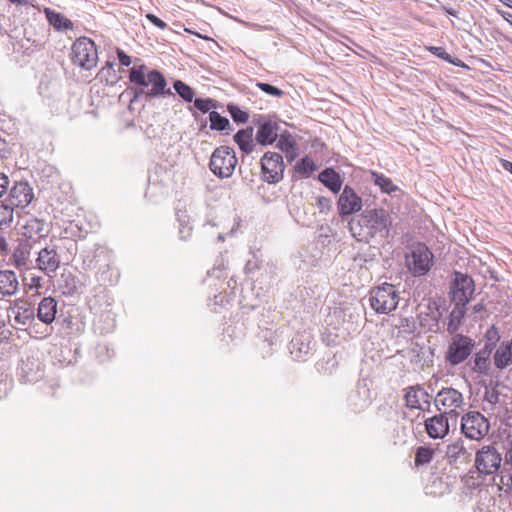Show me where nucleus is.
<instances>
[{
  "mask_svg": "<svg viewBox=\"0 0 512 512\" xmlns=\"http://www.w3.org/2000/svg\"><path fill=\"white\" fill-rule=\"evenodd\" d=\"M391 224L389 213L385 209L375 208L364 211L357 219H352L349 222V228L352 235L359 241L368 242L376 236L387 238Z\"/></svg>",
  "mask_w": 512,
  "mask_h": 512,
  "instance_id": "1",
  "label": "nucleus"
},
{
  "mask_svg": "<svg viewBox=\"0 0 512 512\" xmlns=\"http://www.w3.org/2000/svg\"><path fill=\"white\" fill-rule=\"evenodd\" d=\"M146 70L145 65L132 67L129 72V80L138 86L147 88L148 96L154 97L170 93L169 89L166 90V80L159 71L153 70L146 73Z\"/></svg>",
  "mask_w": 512,
  "mask_h": 512,
  "instance_id": "2",
  "label": "nucleus"
},
{
  "mask_svg": "<svg viewBox=\"0 0 512 512\" xmlns=\"http://www.w3.org/2000/svg\"><path fill=\"white\" fill-rule=\"evenodd\" d=\"M400 300L399 291L390 283H383L370 291L369 303L379 314H389L396 309Z\"/></svg>",
  "mask_w": 512,
  "mask_h": 512,
  "instance_id": "3",
  "label": "nucleus"
},
{
  "mask_svg": "<svg viewBox=\"0 0 512 512\" xmlns=\"http://www.w3.org/2000/svg\"><path fill=\"white\" fill-rule=\"evenodd\" d=\"M71 62L84 70H91L98 62V51L94 41L88 37L77 38L71 47Z\"/></svg>",
  "mask_w": 512,
  "mask_h": 512,
  "instance_id": "4",
  "label": "nucleus"
},
{
  "mask_svg": "<svg viewBox=\"0 0 512 512\" xmlns=\"http://www.w3.org/2000/svg\"><path fill=\"white\" fill-rule=\"evenodd\" d=\"M237 163L238 159L233 148L223 145L213 151L209 161V168L215 176L224 179L233 175Z\"/></svg>",
  "mask_w": 512,
  "mask_h": 512,
  "instance_id": "5",
  "label": "nucleus"
},
{
  "mask_svg": "<svg viewBox=\"0 0 512 512\" xmlns=\"http://www.w3.org/2000/svg\"><path fill=\"white\" fill-rule=\"evenodd\" d=\"M433 253L423 243H417L412 246L409 253L406 254L405 263L408 271L414 277L426 275L433 265Z\"/></svg>",
  "mask_w": 512,
  "mask_h": 512,
  "instance_id": "6",
  "label": "nucleus"
},
{
  "mask_svg": "<svg viewBox=\"0 0 512 512\" xmlns=\"http://www.w3.org/2000/svg\"><path fill=\"white\" fill-rule=\"evenodd\" d=\"M475 347V341L469 336L455 334L448 344L445 359L452 365L457 366L469 358Z\"/></svg>",
  "mask_w": 512,
  "mask_h": 512,
  "instance_id": "7",
  "label": "nucleus"
},
{
  "mask_svg": "<svg viewBox=\"0 0 512 512\" xmlns=\"http://www.w3.org/2000/svg\"><path fill=\"white\" fill-rule=\"evenodd\" d=\"M434 405L438 411L448 415H458V410H464L465 400L463 394L455 388L443 387L434 398Z\"/></svg>",
  "mask_w": 512,
  "mask_h": 512,
  "instance_id": "8",
  "label": "nucleus"
},
{
  "mask_svg": "<svg viewBox=\"0 0 512 512\" xmlns=\"http://www.w3.org/2000/svg\"><path fill=\"white\" fill-rule=\"evenodd\" d=\"M488 420L477 411H471L462 416L461 432L466 438L479 441L489 432Z\"/></svg>",
  "mask_w": 512,
  "mask_h": 512,
  "instance_id": "9",
  "label": "nucleus"
},
{
  "mask_svg": "<svg viewBox=\"0 0 512 512\" xmlns=\"http://www.w3.org/2000/svg\"><path fill=\"white\" fill-rule=\"evenodd\" d=\"M474 291V280L470 276L459 271L453 273L451 299L454 304L467 305Z\"/></svg>",
  "mask_w": 512,
  "mask_h": 512,
  "instance_id": "10",
  "label": "nucleus"
},
{
  "mask_svg": "<svg viewBox=\"0 0 512 512\" xmlns=\"http://www.w3.org/2000/svg\"><path fill=\"white\" fill-rule=\"evenodd\" d=\"M502 455L491 445L483 446L475 456V466L479 473L491 475L498 471L501 466Z\"/></svg>",
  "mask_w": 512,
  "mask_h": 512,
  "instance_id": "11",
  "label": "nucleus"
},
{
  "mask_svg": "<svg viewBox=\"0 0 512 512\" xmlns=\"http://www.w3.org/2000/svg\"><path fill=\"white\" fill-rule=\"evenodd\" d=\"M262 177L268 183H278L283 178L284 163L280 154L266 152L261 159Z\"/></svg>",
  "mask_w": 512,
  "mask_h": 512,
  "instance_id": "12",
  "label": "nucleus"
},
{
  "mask_svg": "<svg viewBox=\"0 0 512 512\" xmlns=\"http://www.w3.org/2000/svg\"><path fill=\"white\" fill-rule=\"evenodd\" d=\"M404 391L405 406L408 409L430 410V394L423 386L419 384L408 386Z\"/></svg>",
  "mask_w": 512,
  "mask_h": 512,
  "instance_id": "13",
  "label": "nucleus"
},
{
  "mask_svg": "<svg viewBox=\"0 0 512 512\" xmlns=\"http://www.w3.org/2000/svg\"><path fill=\"white\" fill-rule=\"evenodd\" d=\"M17 370L23 383L37 382L44 375L42 363L33 356H27L25 359H22Z\"/></svg>",
  "mask_w": 512,
  "mask_h": 512,
  "instance_id": "14",
  "label": "nucleus"
},
{
  "mask_svg": "<svg viewBox=\"0 0 512 512\" xmlns=\"http://www.w3.org/2000/svg\"><path fill=\"white\" fill-rule=\"evenodd\" d=\"M60 266V256L55 247L41 249L36 258V267L47 276H51Z\"/></svg>",
  "mask_w": 512,
  "mask_h": 512,
  "instance_id": "15",
  "label": "nucleus"
},
{
  "mask_svg": "<svg viewBox=\"0 0 512 512\" xmlns=\"http://www.w3.org/2000/svg\"><path fill=\"white\" fill-rule=\"evenodd\" d=\"M427 435L432 439H443L449 433L448 413H439L424 422Z\"/></svg>",
  "mask_w": 512,
  "mask_h": 512,
  "instance_id": "16",
  "label": "nucleus"
},
{
  "mask_svg": "<svg viewBox=\"0 0 512 512\" xmlns=\"http://www.w3.org/2000/svg\"><path fill=\"white\" fill-rule=\"evenodd\" d=\"M314 343L309 333H299L290 342V353L297 361H302L311 353Z\"/></svg>",
  "mask_w": 512,
  "mask_h": 512,
  "instance_id": "17",
  "label": "nucleus"
},
{
  "mask_svg": "<svg viewBox=\"0 0 512 512\" xmlns=\"http://www.w3.org/2000/svg\"><path fill=\"white\" fill-rule=\"evenodd\" d=\"M83 263L88 269L101 270L102 268H108L110 265V252L106 247L96 245L94 249L85 256Z\"/></svg>",
  "mask_w": 512,
  "mask_h": 512,
  "instance_id": "18",
  "label": "nucleus"
},
{
  "mask_svg": "<svg viewBox=\"0 0 512 512\" xmlns=\"http://www.w3.org/2000/svg\"><path fill=\"white\" fill-rule=\"evenodd\" d=\"M11 313L14 322L19 325L31 324L36 316L34 306L23 299L15 301L14 306L11 308Z\"/></svg>",
  "mask_w": 512,
  "mask_h": 512,
  "instance_id": "19",
  "label": "nucleus"
},
{
  "mask_svg": "<svg viewBox=\"0 0 512 512\" xmlns=\"http://www.w3.org/2000/svg\"><path fill=\"white\" fill-rule=\"evenodd\" d=\"M58 303L53 297H44L35 309L36 316L39 321L46 325H50L56 318Z\"/></svg>",
  "mask_w": 512,
  "mask_h": 512,
  "instance_id": "20",
  "label": "nucleus"
},
{
  "mask_svg": "<svg viewBox=\"0 0 512 512\" xmlns=\"http://www.w3.org/2000/svg\"><path fill=\"white\" fill-rule=\"evenodd\" d=\"M446 457L450 464H463L470 461L471 452L465 447L464 441L458 439L447 445Z\"/></svg>",
  "mask_w": 512,
  "mask_h": 512,
  "instance_id": "21",
  "label": "nucleus"
},
{
  "mask_svg": "<svg viewBox=\"0 0 512 512\" xmlns=\"http://www.w3.org/2000/svg\"><path fill=\"white\" fill-rule=\"evenodd\" d=\"M493 362L499 370H503L512 364V339L500 343L493 355Z\"/></svg>",
  "mask_w": 512,
  "mask_h": 512,
  "instance_id": "22",
  "label": "nucleus"
},
{
  "mask_svg": "<svg viewBox=\"0 0 512 512\" xmlns=\"http://www.w3.org/2000/svg\"><path fill=\"white\" fill-rule=\"evenodd\" d=\"M19 289V281L12 270H0V294L2 297L15 295Z\"/></svg>",
  "mask_w": 512,
  "mask_h": 512,
  "instance_id": "23",
  "label": "nucleus"
},
{
  "mask_svg": "<svg viewBox=\"0 0 512 512\" xmlns=\"http://www.w3.org/2000/svg\"><path fill=\"white\" fill-rule=\"evenodd\" d=\"M348 405L354 412H360L364 410L370 403L369 401V389L360 384L357 386L355 391H352L348 397Z\"/></svg>",
  "mask_w": 512,
  "mask_h": 512,
  "instance_id": "24",
  "label": "nucleus"
},
{
  "mask_svg": "<svg viewBox=\"0 0 512 512\" xmlns=\"http://www.w3.org/2000/svg\"><path fill=\"white\" fill-rule=\"evenodd\" d=\"M361 207L362 200L358 194H340L338 199V209L342 216L357 212Z\"/></svg>",
  "mask_w": 512,
  "mask_h": 512,
  "instance_id": "25",
  "label": "nucleus"
},
{
  "mask_svg": "<svg viewBox=\"0 0 512 512\" xmlns=\"http://www.w3.org/2000/svg\"><path fill=\"white\" fill-rule=\"evenodd\" d=\"M22 235L35 242L36 238L45 236V223L37 218H29L22 226Z\"/></svg>",
  "mask_w": 512,
  "mask_h": 512,
  "instance_id": "26",
  "label": "nucleus"
},
{
  "mask_svg": "<svg viewBox=\"0 0 512 512\" xmlns=\"http://www.w3.org/2000/svg\"><path fill=\"white\" fill-rule=\"evenodd\" d=\"M175 214L177 221L179 222L180 238L186 240L191 235L192 227L189 225L190 220L189 216L187 215L186 204L181 200H179L177 203Z\"/></svg>",
  "mask_w": 512,
  "mask_h": 512,
  "instance_id": "27",
  "label": "nucleus"
},
{
  "mask_svg": "<svg viewBox=\"0 0 512 512\" xmlns=\"http://www.w3.org/2000/svg\"><path fill=\"white\" fill-rule=\"evenodd\" d=\"M494 349L488 346H484L480 351H478L473 359V371L488 375L490 370V355Z\"/></svg>",
  "mask_w": 512,
  "mask_h": 512,
  "instance_id": "28",
  "label": "nucleus"
},
{
  "mask_svg": "<svg viewBox=\"0 0 512 512\" xmlns=\"http://www.w3.org/2000/svg\"><path fill=\"white\" fill-rule=\"evenodd\" d=\"M318 179L331 192H339L343 183L340 174L332 168L323 170L319 174Z\"/></svg>",
  "mask_w": 512,
  "mask_h": 512,
  "instance_id": "29",
  "label": "nucleus"
},
{
  "mask_svg": "<svg viewBox=\"0 0 512 512\" xmlns=\"http://www.w3.org/2000/svg\"><path fill=\"white\" fill-rule=\"evenodd\" d=\"M234 140L244 153L249 154L253 151L255 144L253 142V129L251 127L239 130L234 135Z\"/></svg>",
  "mask_w": 512,
  "mask_h": 512,
  "instance_id": "30",
  "label": "nucleus"
},
{
  "mask_svg": "<svg viewBox=\"0 0 512 512\" xmlns=\"http://www.w3.org/2000/svg\"><path fill=\"white\" fill-rule=\"evenodd\" d=\"M46 17L49 23L57 30H68L73 29V23L70 19L65 17L63 14L59 12H55L49 8L45 9Z\"/></svg>",
  "mask_w": 512,
  "mask_h": 512,
  "instance_id": "31",
  "label": "nucleus"
},
{
  "mask_svg": "<svg viewBox=\"0 0 512 512\" xmlns=\"http://www.w3.org/2000/svg\"><path fill=\"white\" fill-rule=\"evenodd\" d=\"M79 281L76 276L71 273H64L59 279V289L64 296H73L78 293Z\"/></svg>",
  "mask_w": 512,
  "mask_h": 512,
  "instance_id": "32",
  "label": "nucleus"
},
{
  "mask_svg": "<svg viewBox=\"0 0 512 512\" xmlns=\"http://www.w3.org/2000/svg\"><path fill=\"white\" fill-rule=\"evenodd\" d=\"M276 146L285 154L289 161L294 160L298 156L297 144L291 136L281 135Z\"/></svg>",
  "mask_w": 512,
  "mask_h": 512,
  "instance_id": "33",
  "label": "nucleus"
},
{
  "mask_svg": "<svg viewBox=\"0 0 512 512\" xmlns=\"http://www.w3.org/2000/svg\"><path fill=\"white\" fill-rule=\"evenodd\" d=\"M465 306L466 305L455 304L454 308L450 312L447 324V331L450 334L456 333L459 329L465 316Z\"/></svg>",
  "mask_w": 512,
  "mask_h": 512,
  "instance_id": "34",
  "label": "nucleus"
},
{
  "mask_svg": "<svg viewBox=\"0 0 512 512\" xmlns=\"http://www.w3.org/2000/svg\"><path fill=\"white\" fill-rule=\"evenodd\" d=\"M30 245L20 244L13 253V260L17 268H28L30 264L29 259Z\"/></svg>",
  "mask_w": 512,
  "mask_h": 512,
  "instance_id": "35",
  "label": "nucleus"
},
{
  "mask_svg": "<svg viewBox=\"0 0 512 512\" xmlns=\"http://www.w3.org/2000/svg\"><path fill=\"white\" fill-rule=\"evenodd\" d=\"M14 209L6 198L0 201V230L8 229L13 223Z\"/></svg>",
  "mask_w": 512,
  "mask_h": 512,
  "instance_id": "36",
  "label": "nucleus"
},
{
  "mask_svg": "<svg viewBox=\"0 0 512 512\" xmlns=\"http://www.w3.org/2000/svg\"><path fill=\"white\" fill-rule=\"evenodd\" d=\"M276 136L277 135L274 128L270 124L265 123L261 125L260 128L258 129L256 134V140L258 143L262 145H268L272 144L275 141Z\"/></svg>",
  "mask_w": 512,
  "mask_h": 512,
  "instance_id": "37",
  "label": "nucleus"
},
{
  "mask_svg": "<svg viewBox=\"0 0 512 512\" xmlns=\"http://www.w3.org/2000/svg\"><path fill=\"white\" fill-rule=\"evenodd\" d=\"M316 169L317 166L310 157L302 158L295 165V171L301 177H309Z\"/></svg>",
  "mask_w": 512,
  "mask_h": 512,
  "instance_id": "38",
  "label": "nucleus"
},
{
  "mask_svg": "<svg viewBox=\"0 0 512 512\" xmlns=\"http://www.w3.org/2000/svg\"><path fill=\"white\" fill-rule=\"evenodd\" d=\"M435 450L427 446H419L415 453V465L422 466L432 461Z\"/></svg>",
  "mask_w": 512,
  "mask_h": 512,
  "instance_id": "39",
  "label": "nucleus"
},
{
  "mask_svg": "<svg viewBox=\"0 0 512 512\" xmlns=\"http://www.w3.org/2000/svg\"><path fill=\"white\" fill-rule=\"evenodd\" d=\"M10 205L14 208H25L34 199V194H9L7 198Z\"/></svg>",
  "mask_w": 512,
  "mask_h": 512,
  "instance_id": "40",
  "label": "nucleus"
},
{
  "mask_svg": "<svg viewBox=\"0 0 512 512\" xmlns=\"http://www.w3.org/2000/svg\"><path fill=\"white\" fill-rule=\"evenodd\" d=\"M211 129L223 131L229 127V120L221 116L218 112L212 111L209 115Z\"/></svg>",
  "mask_w": 512,
  "mask_h": 512,
  "instance_id": "41",
  "label": "nucleus"
},
{
  "mask_svg": "<svg viewBox=\"0 0 512 512\" xmlns=\"http://www.w3.org/2000/svg\"><path fill=\"white\" fill-rule=\"evenodd\" d=\"M174 89L178 95L187 102H191L195 95L194 90L181 80L174 82Z\"/></svg>",
  "mask_w": 512,
  "mask_h": 512,
  "instance_id": "42",
  "label": "nucleus"
},
{
  "mask_svg": "<svg viewBox=\"0 0 512 512\" xmlns=\"http://www.w3.org/2000/svg\"><path fill=\"white\" fill-rule=\"evenodd\" d=\"M371 175L374 183L381 188L382 192H393L395 190V186L389 178L376 172H372Z\"/></svg>",
  "mask_w": 512,
  "mask_h": 512,
  "instance_id": "43",
  "label": "nucleus"
},
{
  "mask_svg": "<svg viewBox=\"0 0 512 512\" xmlns=\"http://www.w3.org/2000/svg\"><path fill=\"white\" fill-rule=\"evenodd\" d=\"M483 401L488 403L491 409L499 401V392L492 382L485 386Z\"/></svg>",
  "mask_w": 512,
  "mask_h": 512,
  "instance_id": "44",
  "label": "nucleus"
},
{
  "mask_svg": "<svg viewBox=\"0 0 512 512\" xmlns=\"http://www.w3.org/2000/svg\"><path fill=\"white\" fill-rule=\"evenodd\" d=\"M484 338L486 340L484 346H488L494 349L500 340L498 329L494 325H492L490 328L486 330Z\"/></svg>",
  "mask_w": 512,
  "mask_h": 512,
  "instance_id": "45",
  "label": "nucleus"
},
{
  "mask_svg": "<svg viewBox=\"0 0 512 512\" xmlns=\"http://www.w3.org/2000/svg\"><path fill=\"white\" fill-rule=\"evenodd\" d=\"M256 86L261 91H263V92H265V93H267L269 95H272L274 97H282L283 94H284V92L281 89H279V88H277V87H275L273 85H270L268 83L258 82L256 84Z\"/></svg>",
  "mask_w": 512,
  "mask_h": 512,
  "instance_id": "46",
  "label": "nucleus"
},
{
  "mask_svg": "<svg viewBox=\"0 0 512 512\" xmlns=\"http://www.w3.org/2000/svg\"><path fill=\"white\" fill-rule=\"evenodd\" d=\"M250 254L252 257L247 260L245 265V270L249 273L259 269L262 261L258 252H250Z\"/></svg>",
  "mask_w": 512,
  "mask_h": 512,
  "instance_id": "47",
  "label": "nucleus"
},
{
  "mask_svg": "<svg viewBox=\"0 0 512 512\" xmlns=\"http://www.w3.org/2000/svg\"><path fill=\"white\" fill-rule=\"evenodd\" d=\"M230 113L233 120L239 123H245L249 118L248 113L238 107H230Z\"/></svg>",
  "mask_w": 512,
  "mask_h": 512,
  "instance_id": "48",
  "label": "nucleus"
},
{
  "mask_svg": "<svg viewBox=\"0 0 512 512\" xmlns=\"http://www.w3.org/2000/svg\"><path fill=\"white\" fill-rule=\"evenodd\" d=\"M12 381L7 375L0 374V398L5 397L11 390Z\"/></svg>",
  "mask_w": 512,
  "mask_h": 512,
  "instance_id": "49",
  "label": "nucleus"
},
{
  "mask_svg": "<svg viewBox=\"0 0 512 512\" xmlns=\"http://www.w3.org/2000/svg\"><path fill=\"white\" fill-rule=\"evenodd\" d=\"M194 106L201 112L206 113L214 107V104L211 99L198 98V99H195Z\"/></svg>",
  "mask_w": 512,
  "mask_h": 512,
  "instance_id": "50",
  "label": "nucleus"
},
{
  "mask_svg": "<svg viewBox=\"0 0 512 512\" xmlns=\"http://www.w3.org/2000/svg\"><path fill=\"white\" fill-rule=\"evenodd\" d=\"M428 50L431 53H433L434 55H436L437 57H439L443 60H446L448 62H452L450 60V55L442 47L431 46V47H428Z\"/></svg>",
  "mask_w": 512,
  "mask_h": 512,
  "instance_id": "51",
  "label": "nucleus"
},
{
  "mask_svg": "<svg viewBox=\"0 0 512 512\" xmlns=\"http://www.w3.org/2000/svg\"><path fill=\"white\" fill-rule=\"evenodd\" d=\"M145 17L147 18V20H149L154 26L158 27L159 29L164 30L167 28V24L163 20H161L159 17H157L156 15H154L152 13H148V14H146Z\"/></svg>",
  "mask_w": 512,
  "mask_h": 512,
  "instance_id": "52",
  "label": "nucleus"
},
{
  "mask_svg": "<svg viewBox=\"0 0 512 512\" xmlns=\"http://www.w3.org/2000/svg\"><path fill=\"white\" fill-rule=\"evenodd\" d=\"M117 56H118L119 62L122 65L129 66L131 64V57L128 56L124 51L118 49Z\"/></svg>",
  "mask_w": 512,
  "mask_h": 512,
  "instance_id": "53",
  "label": "nucleus"
},
{
  "mask_svg": "<svg viewBox=\"0 0 512 512\" xmlns=\"http://www.w3.org/2000/svg\"><path fill=\"white\" fill-rule=\"evenodd\" d=\"M8 251V242L3 230L0 232V254H6Z\"/></svg>",
  "mask_w": 512,
  "mask_h": 512,
  "instance_id": "54",
  "label": "nucleus"
},
{
  "mask_svg": "<svg viewBox=\"0 0 512 512\" xmlns=\"http://www.w3.org/2000/svg\"><path fill=\"white\" fill-rule=\"evenodd\" d=\"M9 187L8 176L4 173H0V192H6Z\"/></svg>",
  "mask_w": 512,
  "mask_h": 512,
  "instance_id": "55",
  "label": "nucleus"
},
{
  "mask_svg": "<svg viewBox=\"0 0 512 512\" xmlns=\"http://www.w3.org/2000/svg\"><path fill=\"white\" fill-rule=\"evenodd\" d=\"M317 202L320 206L321 211H323L325 208H328L330 205V200L326 197H318Z\"/></svg>",
  "mask_w": 512,
  "mask_h": 512,
  "instance_id": "56",
  "label": "nucleus"
},
{
  "mask_svg": "<svg viewBox=\"0 0 512 512\" xmlns=\"http://www.w3.org/2000/svg\"><path fill=\"white\" fill-rule=\"evenodd\" d=\"M184 31H185L186 33H189V34L195 35V36H197L198 38H201V39H204V40H211V38H210V37H208V36H204V35H202V34H200V33L196 32V31H194V30H192V29H190V28H184Z\"/></svg>",
  "mask_w": 512,
  "mask_h": 512,
  "instance_id": "57",
  "label": "nucleus"
},
{
  "mask_svg": "<svg viewBox=\"0 0 512 512\" xmlns=\"http://www.w3.org/2000/svg\"><path fill=\"white\" fill-rule=\"evenodd\" d=\"M485 311V305L483 303H477L472 307V312L478 314Z\"/></svg>",
  "mask_w": 512,
  "mask_h": 512,
  "instance_id": "58",
  "label": "nucleus"
},
{
  "mask_svg": "<svg viewBox=\"0 0 512 512\" xmlns=\"http://www.w3.org/2000/svg\"><path fill=\"white\" fill-rule=\"evenodd\" d=\"M234 221H235L234 226H233V227L231 228V230L229 231V234H230L231 236L235 235L236 230H237V229L239 228V226H240L241 219H240L239 217H235V218H234Z\"/></svg>",
  "mask_w": 512,
  "mask_h": 512,
  "instance_id": "59",
  "label": "nucleus"
},
{
  "mask_svg": "<svg viewBox=\"0 0 512 512\" xmlns=\"http://www.w3.org/2000/svg\"><path fill=\"white\" fill-rule=\"evenodd\" d=\"M502 167L506 170L512 173V162L508 160H502L501 161Z\"/></svg>",
  "mask_w": 512,
  "mask_h": 512,
  "instance_id": "60",
  "label": "nucleus"
},
{
  "mask_svg": "<svg viewBox=\"0 0 512 512\" xmlns=\"http://www.w3.org/2000/svg\"><path fill=\"white\" fill-rule=\"evenodd\" d=\"M214 299H215V303H216V304H222V303H223V300H224V296H222L221 294H219V295H216V296L214 297Z\"/></svg>",
  "mask_w": 512,
  "mask_h": 512,
  "instance_id": "61",
  "label": "nucleus"
},
{
  "mask_svg": "<svg viewBox=\"0 0 512 512\" xmlns=\"http://www.w3.org/2000/svg\"><path fill=\"white\" fill-rule=\"evenodd\" d=\"M11 3L17 4V5H25L28 3V0H9Z\"/></svg>",
  "mask_w": 512,
  "mask_h": 512,
  "instance_id": "62",
  "label": "nucleus"
},
{
  "mask_svg": "<svg viewBox=\"0 0 512 512\" xmlns=\"http://www.w3.org/2000/svg\"><path fill=\"white\" fill-rule=\"evenodd\" d=\"M445 11L446 13L450 14V15H456V11L452 8H445Z\"/></svg>",
  "mask_w": 512,
  "mask_h": 512,
  "instance_id": "63",
  "label": "nucleus"
},
{
  "mask_svg": "<svg viewBox=\"0 0 512 512\" xmlns=\"http://www.w3.org/2000/svg\"><path fill=\"white\" fill-rule=\"evenodd\" d=\"M343 192L350 193V192H353V190H352L350 187L346 186V187L344 188Z\"/></svg>",
  "mask_w": 512,
  "mask_h": 512,
  "instance_id": "64",
  "label": "nucleus"
}]
</instances>
